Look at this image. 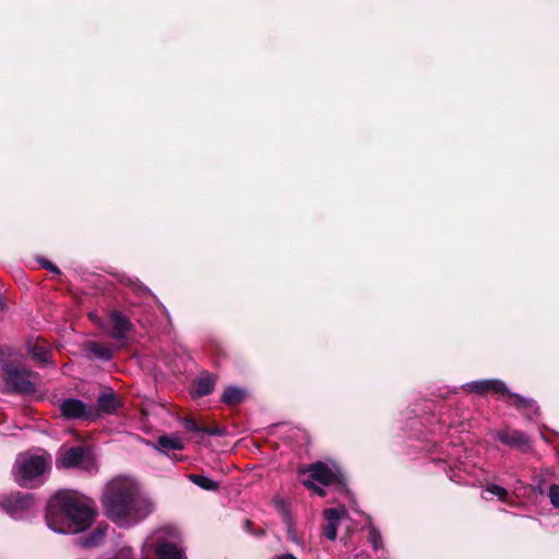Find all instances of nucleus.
I'll return each instance as SVG.
<instances>
[{
	"label": "nucleus",
	"instance_id": "1",
	"mask_svg": "<svg viewBox=\"0 0 559 559\" xmlns=\"http://www.w3.org/2000/svg\"><path fill=\"white\" fill-rule=\"evenodd\" d=\"M91 499L76 492L59 491L47 504L46 522L60 534H78L88 528L95 518Z\"/></svg>",
	"mask_w": 559,
	"mask_h": 559
},
{
	"label": "nucleus",
	"instance_id": "2",
	"mask_svg": "<svg viewBox=\"0 0 559 559\" xmlns=\"http://www.w3.org/2000/svg\"><path fill=\"white\" fill-rule=\"evenodd\" d=\"M103 503L107 515L121 526L134 524L146 514L141 512L145 501L139 496L138 485L128 477H118L108 483Z\"/></svg>",
	"mask_w": 559,
	"mask_h": 559
},
{
	"label": "nucleus",
	"instance_id": "3",
	"mask_svg": "<svg viewBox=\"0 0 559 559\" xmlns=\"http://www.w3.org/2000/svg\"><path fill=\"white\" fill-rule=\"evenodd\" d=\"M304 473H308L309 477L302 479V484L320 496L325 497L328 490L345 492L346 486L340 468L335 464L317 462L311 464Z\"/></svg>",
	"mask_w": 559,
	"mask_h": 559
},
{
	"label": "nucleus",
	"instance_id": "4",
	"mask_svg": "<svg viewBox=\"0 0 559 559\" xmlns=\"http://www.w3.org/2000/svg\"><path fill=\"white\" fill-rule=\"evenodd\" d=\"M50 460L45 454L21 453L16 456L12 468V475L21 487H36L44 483L45 473L48 471Z\"/></svg>",
	"mask_w": 559,
	"mask_h": 559
},
{
	"label": "nucleus",
	"instance_id": "5",
	"mask_svg": "<svg viewBox=\"0 0 559 559\" xmlns=\"http://www.w3.org/2000/svg\"><path fill=\"white\" fill-rule=\"evenodd\" d=\"M56 465L58 468H78L88 473L97 471L96 460L92 451L81 445L61 449Z\"/></svg>",
	"mask_w": 559,
	"mask_h": 559
},
{
	"label": "nucleus",
	"instance_id": "6",
	"mask_svg": "<svg viewBox=\"0 0 559 559\" xmlns=\"http://www.w3.org/2000/svg\"><path fill=\"white\" fill-rule=\"evenodd\" d=\"M7 384L15 392L33 393L36 390L38 374L24 367L5 368Z\"/></svg>",
	"mask_w": 559,
	"mask_h": 559
},
{
	"label": "nucleus",
	"instance_id": "7",
	"mask_svg": "<svg viewBox=\"0 0 559 559\" xmlns=\"http://www.w3.org/2000/svg\"><path fill=\"white\" fill-rule=\"evenodd\" d=\"M34 497L31 493H10L0 497V508L13 519H23L33 509Z\"/></svg>",
	"mask_w": 559,
	"mask_h": 559
},
{
	"label": "nucleus",
	"instance_id": "8",
	"mask_svg": "<svg viewBox=\"0 0 559 559\" xmlns=\"http://www.w3.org/2000/svg\"><path fill=\"white\" fill-rule=\"evenodd\" d=\"M59 411L66 419L94 420L98 417V409L92 404H85L78 399H66L59 404Z\"/></svg>",
	"mask_w": 559,
	"mask_h": 559
},
{
	"label": "nucleus",
	"instance_id": "9",
	"mask_svg": "<svg viewBox=\"0 0 559 559\" xmlns=\"http://www.w3.org/2000/svg\"><path fill=\"white\" fill-rule=\"evenodd\" d=\"M496 438L501 443L510 448L520 449L523 452L530 450L531 448L530 438L524 432L512 428H504L500 431H497Z\"/></svg>",
	"mask_w": 559,
	"mask_h": 559
},
{
	"label": "nucleus",
	"instance_id": "10",
	"mask_svg": "<svg viewBox=\"0 0 559 559\" xmlns=\"http://www.w3.org/2000/svg\"><path fill=\"white\" fill-rule=\"evenodd\" d=\"M346 514L347 511L343 506L324 510L323 516L326 523L323 526V534L328 539L334 540L336 538L340 522Z\"/></svg>",
	"mask_w": 559,
	"mask_h": 559
},
{
	"label": "nucleus",
	"instance_id": "11",
	"mask_svg": "<svg viewBox=\"0 0 559 559\" xmlns=\"http://www.w3.org/2000/svg\"><path fill=\"white\" fill-rule=\"evenodd\" d=\"M109 322L112 325L109 335L117 341H124L133 326L129 318L119 310L109 313Z\"/></svg>",
	"mask_w": 559,
	"mask_h": 559
},
{
	"label": "nucleus",
	"instance_id": "12",
	"mask_svg": "<svg viewBox=\"0 0 559 559\" xmlns=\"http://www.w3.org/2000/svg\"><path fill=\"white\" fill-rule=\"evenodd\" d=\"M463 388L468 392H474L478 394H485L489 391L496 393H508L507 385L499 380H478L472 381L463 385Z\"/></svg>",
	"mask_w": 559,
	"mask_h": 559
},
{
	"label": "nucleus",
	"instance_id": "13",
	"mask_svg": "<svg viewBox=\"0 0 559 559\" xmlns=\"http://www.w3.org/2000/svg\"><path fill=\"white\" fill-rule=\"evenodd\" d=\"M157 559H187L185 551L173 543H160L155 549Z\"/></svg>",
	"mask_w": 559,
	"mask_h": 559
},
{
	"label": "nucleus",
	"instance_id": "14",
	"mask_svg": "<svg viewBox=\"0 0 559 559\" xmlns=\"http://www.w3.org/2000/svg\"><path fill=\"white\" fill-rule=\"evenodd\" d=\"M156 449L163 453H167L173 450H182L183 441L178 435H165L157 439Z\"/></svg>",
	"mask_w": 559,
	"mask_h": 559
},
{
	"label": "nucleus",
	"instance_id": "15",
	"mask_svg": "<svg viewBox=\"0 0 559 559\" xmlns=\"http://www.w3.org/2000/svg\"><path fill=\"white\" fill-rule=\"evenodd\" d=\"M509 396L513 400V404L516 408L525 411V416L528 419H533L534 416L538 415V406L535 401L523 397L519 394H511Z\"/></svg>",
	"mask_w": 559,
	"mask_h": 559
},
{
	"label": "nucleus",
	"instance_id": "16",
	"mask_svg": "<svg viewBox=\"0 0 559 559\" xmlns=\"http://www.w3.org/2000/svg\"><path fill=\"white\" fill-rule=\"evenodd\" d=\"M28 352L37 362L47 364L49 361L50 352L43 340H37L35 343H28Z\"/></svg>",
	"mask_w": 559,
	"mask_h": 559
},
{
	"label": "nucleus",
	"instance_id": "17",
	"mask_svg": "<svg viewBox=\"0 0 559 559\" xmlns=\"http://www.w3.org/2000/svg\"><path fill=\"white\" fill-rule=\"evenodd\" d=\"M98 409L104 413H114L119 407V401L112 391L103 392L97 399Z\"/></svg>",
	"mask_w": 559,
	"mask_h": 559
},
{
	"label": "nucleus",
	"instance_id": "18",
	"mask_svg": "<svg viewBox=\"0 0 559 559\" xmlns=\"http://www.w3.org/2000/svg\"><path fill=\"white\" fill-rule=\"evenodd\" d=\"M84 348L91 355L103 361H108L112 358L111 349L100 343L88 341L84 344Z\"/></svg>",
	"mask_w": 559,
	"mask_h": 559
},
{
	"label": "nucleus",
	"instance_id": "19",
	"mask_svg": "<svg viewBox=\"0 0 559 559\" xmlns=\"http://www.w3.org/2000/svg\"><path fill=\"white\" fill-rule=\"evenodd\" d=\"M246 396V392L236 386H228L225 389L222 395V402L227 405H238L240 404Z\"/></svg>",
	"mask_w": 559,
	"mask_h": 559
},
{
	"label": "nucleus",
	"instance_id": "20",
	"mask_svg": "<svg viewBox=\"0 0 559 559\" xmlns=\"http://www.w3.org/2000/svg\"><path fill=\"white\" fill-rule=\"evenodd\" d=\"M215 380L210 374L201 376L195 382V393L199 396H204L210 394L214 389Z\"/></svg>",
	"mask_w": 559,
	"mask_h": 559
},
{
	"label": "nucleus",
	"instance_id": "21",
	"mask_svg": "<svg viewBox=\"0 0 559 559\" xmlns=\"http://www.w3.org/2000/svg\"><path fill=\"white\" fill-rule=\"evenodd\" d=\"M189 478L193 484L201 487L202 489L216 490L218 488V485L213 479L204 475L192 474L189 476Z\"/></svg>",
	"mask_w": 559,
	"mask_h": 559
},
{
	"label": "nucleus",
	"instance_id": "22",
	"mask_svg": "<svg viewBox=\"0 0 559 559\" xmlns=\"http://www.w3.org/2000/svg\"><path fill=\"white\" fill-rule=\"evenodd\" d=\"M487 495L496 496L500 501H506L508 491L506 488L491 484L488 485L483 493V498L485 500H490L491 497H488Z\"/></svg>",
	"mask_w": 559,
	"mask_h": 559
},
{
	"label": "nucleus",
	"instance_id": "23",
	"mask_svg": "<svg viewBox=\"0 0 559 559\" xmlns=\"http://www.w3.org/2000/svg\"><path fill=\"white\" fill-rule=\"evenodd\" d=\"M105 533H106L105 527H102V526L96 527L93 531V533L91 534V536L85 538V540L83 542V545L85 547L96 546L104 538Z\"/></svg>",
	"mask_w": 559,
	"mask_h": 559
},
{
	"label": "nucleus",
	"instance_id": "24",
	"mask_svg": "<svg viewBox=\"0 0 559 559\" xmlns=\"http://www.w3.org/2000/svg\"><path fill=\"white\" fill-rule=\"evenodd\" d=\"M368 532V538L372 544L373 549L378 550L382 547V538L380 533L376 530L374 526H369Z\"/></svg>",
	"mask_w": 559,
	"mask_h": 559
},
{
	"label": "nucleus",
	"instance_id": "25",
	"mask_svg": "<svg viewBox=\"0 0 559 559\" xmlns=\"http://www.w3.org/2000/svg\"><path fill=\"white\" fill-rule=\"evenodd\" d=\"M549 498L554 507L559 508V485H552L549 489Z\"/></svg>",
	"mask_w": 559,
	"mask_h": 559
},
{
	"label": "nucleus",
	"instance_id": "26",
	"mask_svg": "<svg viewBox=\"0 0 559 559\" xmlns=\"http://www.w3.org/2000/svg\"><path fill=\"white\" fill-rule=\"evenodd\" d=\"M183 425H185V428L189 431L202 432V430H203V427H200L199 425H197V423L191 418H186L183 420Z\"/></svg>",
	"mask_w": 559,
	"mask_h": 559
},
{
	"label": "nucleus",
	"instance_id": "27",
	"mask_svg": "<svg viewBox=\"0 0 559 559\" xmlns=\"http://www.w3.org/2000/svg\"><path fill=\"white\" fill-rule=\"evenodd\" d=\"M88 317H90L91 321H92L93 323H95L97 326H99V328H100V329H103L104 331H107V330H108V324H107V323H106L102 318H99L97 313H95V312H91V313L88 314Z\"/></svg>",
	"mask_w": 559,
	"mask_h": 559
},
{
	"label": "nucleus",
	"instance_id": "28",
	"mask_svg": "<svg viewBox=\"0 0 559 559\" xmlns=\"http://www.w3.org/2000/svg\"><path fill=\"white\" fill-rule=\"evenodd\" d=\"M41 265L52 273L60 274L59 269L49 261L43 260Z\"/></svg>",
	"mask_w": 559,
	"mask_h": 559
},
{
	"label": "nucleus",
	"instance_id": "29",
	"mask_svg": "<svg viewBox=\"0 0 559 559\" xmlns=\"http://www.w3.org/2000/svg\"><path fill=\"white\" fill-rule=\"evenodd\" d=\"M202 432H204L209 436H222L223 435V431L219 428L203 427Z\"/></svg>",
	"mask_w": 559,
	"mask_h": 559
},
{
	"label": "nucleus",
	"instance_id": "30",
	"mask_svg": "<svg viewBox=\"0 0 559 559\" xmlns=\"http://www.w3.org/2000/svg\"><path fill=\"white\" fill-rule=\"evenodd\" d=\"M288 536L289 538L295 542V543H298V539H297V536H296V533L293 531L292 527L288 528Z\"/></svg>",
	"mask_w": 559,
	"mask_h": 559
},
{
	"label": "nucleus",
	"instance_id": "31",
	"mask_svg": "<svg viewBox=\"0 0 559 559\" xmlns=\"http://www.w3.org/2000/svg\"><path fill=\"white\" fill-rule=\"evenodd\" d=\"M277 559H297L295 556L290 554L278 556Z\"/></svg>",
	"mask_w": 559,
	"mask_h": 559
}]
</instances>
